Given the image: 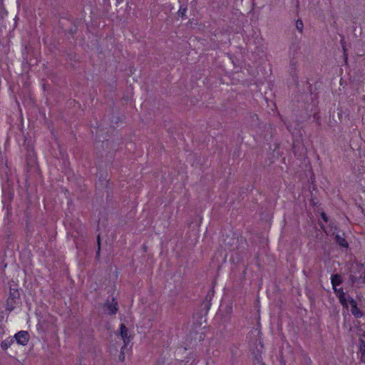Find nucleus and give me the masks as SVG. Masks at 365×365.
<instances>
[{"label": "nucleus", "instance_id": "obj_1", "mask_svg": "<svg viewBox=\"0 0 365 365\" xmlns=\"http://www.w3.org/2000/svg\"><path fill=\"white\" fill-rule=\"evenodd\" d=\"M20 293L18 289L10 288L9 297L6 301V310L9 312L14 309L16 306L19 303Z\"/></svg>", "mask_w": 365, "mask_h": 365}, {"label": "nucleus", "instance_id": "obj_2", "mask_svg": "<svg viewBox=\"0 0 365 365\" xmlns=\"http://www.w3.org/2000/svg\"><path fill=\"white\" fill-rule=\"evenodd\" d=\"M17 343L21 345H26L29 340V334L26 331H20L14 335Z\"/></svg>", "mask_w": 365, "mask_h": 365}, {"label": "nucleus", "instance_id": "obj_3", "mask_svg": "<svg viewBox=\"0 0 365 365\" xmlns=\"http://www.w3.org/2000/svg\"><path fill=\"white\" fill-rule=\"evenodd\" d=\"M111 300L112 302H110V301L108 299L105 303L104 307H106V309L108 310V314L110 315H113L115 314L118 310V302L114 297H112Z\"/></svg>", "mask_w": 365, "mask_h": 365}, {"label": "nucleus", "instance_id": "obj_4", "mask_svg": "<svg viewBox=\"0 0 365 365\" xmlns=\"http://www.w3.org/2000/svg\"><path fill=\"white\" fill-rule=\"evenodd\" d=\"M120 334L124 341V347L130 341L131 336L128 335V329L124 324L120 325Z\"/></svg>", "mask_w": 365, "mask_h": 365}, {"label": "nucleus", "instance_id": "obj_5", "mask_svg": "<svg viewBox=\"0 0 365 365\" xmlns=\"http://www.w3.org/2000/svg\"><path fill=\"white\" fill-rule=\"evenodd\" d=\"M359 351L361 353L360 360L361 362L365 363V341L363 339H359Z\"/></svg>", "mask_w": 365, "mask_h": 365}, {"label": "nucleus", "instance_id": "obj_6", "mask_svg": "<svg viewBox=\"0 0 365 365\" xmlns=\"http://www.w3.org/2000/svg\"><path fill=\"white\" fill-rule=\"evenodd\" d=\"M331 280L333 287H336L342 283V277L339 274H332L331 277Z\"/></svg>", "mask_w": 365, "mask_h": 365}, {"label": "nucleus", "instance_id": "obj_7", "mask_svg": "<svg viewBox=\"0 0 365 365\" xmlns=\"http://www.w3.org/2000/svg\"><path fill=\"white\" fill-rule=\"evenodd\" d=\"M351 314L356 317V318H361L363 317L364 313L361 310H360L357 306L355 307H352L351 309Z\"/></svg>", "mask_w": 365, "mask_h": 365}, {"label": "nucleus", "instance_id": "obj_8", "mask_svg": "<svg viewBox=\"0 0 365 365\" xmlns=\"http://www.w3.org/2000/svg\"><path fill=\"white\" fill-rule=\"evenodd\" d=\"M14 342V339H5L4 340L1 344V347L4 349V350H6Z\"/></svg>", "mask_w": 365, "mask_h": 365}, {"label": "nucleus", "instance_id": "obj_9", "mask_svg": "<svg viewBox=\"0 0 365 365\" xmlns=\"http://www.w3.org/2000/svg\"><path fill=\"white\" fill-rule=\"evenodd\" d=\"M213 292H214L213 291H210V292L207 294V295H206V297H205V300H206V302H207L205 303V307H206V309H210V305H211V302H211L212 297V296H213Z\"/></svg>", "mask_w": 365, "mask_h": 365}, {"label": "nucleus", "instance_id": "obj_10", "mask_svg": "<svg viewBox=\"0 0 365 365\" xmlns=\"http://www.w3.org/2000/svg\"><path fill=\"white\" fill-rule=\"evenodd\" d=\"M336 241L341 247H348V243H347L346 240L344 238L340 237L339 235L336 236Z\"/></svg>", "mask_w": 365, "mask_h": 365}, {"label": "nucleus", "instance_id": "obj_11", "mask_svg": "<svg viewBox=\"0 0 365 365\" xmlns=\"http://www.w3.org/2000/svg\"><path fill=\"white\" fill-rule=\"evenodd\" d=\"M339 302L341 304V305L347 309L348 308V303H347V299L345 297V294H341L340 296H339Z\"/></svg>", "mask_w": 365, "mask_h": 365}, {"label": "nucleus", "instance_id": "obj_12", "mask_svg": "<svg viewBox=\"0 0 365 365\" xmlns=\"http://www.w3.org/2000/svg\"><path fill=\"white\" fill-rule=\"evenodd\" d=\"M187 11V6H180V9L178 12V15L181 16L182 19H187L185 13Z\"/></svg>", "mask_w": 365, "mask_h": 365}, {"label": "nucleus", "instance_id": "obj_13", "mask_svg": "<svg viewBox=\"0 0 365 365\" xmlns=\"http://www.w3.org/2000/svg\"><path fill=\"white\" fill-rule=\"evenodd\" d=\"M296 28L300 32L302 33L304 24L301 19H297L296 21Z\"/></svg>", "mask_w": 365, "mask_h": 365}, {"label": "nucleus", "instance_id": "obj_14", "mask_svg": "<svg viewBox=\"0 0 365 365\" xmlns=\"http://www.w3.org/2000/svg\"><path fill=\"white\" fill-rule=\"evenodd\" d=\"M333 289H334V292L335 293V294L336 295L337 297H339V296H340L341 294H345L341 288L337 289L336 287H333Z\"/></svg>", "mask_w": 365, "mask_h": 365}, {"label": "nucleus", "instance_id": "obj_15", "mask_svg": "<svg viewBox=\"0 0 365 365\" xmlns=\"http://www.w3.org/2000/svg\"><path fill=\"white\" fill-rule=\"evenodd\" d=\"M124 346L121 348V351H120V354L118 356L119 358V360L121 361H123L125 360V354H124V351H123V349H124Z\"/></svg>", "mask_w": 365, "mask_h": 365}, {"label": "nucleus", "instance_id": "obj_16", "mask_svg": "<svg viewBox=\"0 0 365 365\" xmlns=\"http://www.w3.org/2000/svg\"><path fill=\"white\" fill-rule=\"evenodd\" d=\"M348 301L350 303L351 308L352 307H355L356 306H357V303H356V302L354 299L349 298Z\"/></svg>", "mask_w": 365, "mask_h": 365}, {"label": "nucleus", "instance_id": "obj_17", "mask_svg": "<svg viewBox=\"0 0 365 365\" xmlns=\"http://www.w3.org/2000/svg\"><path fill=\"white\" fill-rule=\"evenodd\" d=\"M321 217L325 222H328V217L325 212H322Z\"/></svg>", "mask_w": 365, "mask_h": 365}, {"label": "nucleus", "instance_id": "obj_18", "mask_svg": "<svg viewBox=\"0 0 365 365\" xmlns=\"http://www.w3.org/2000/svg\"><path fill=\"white\" fill-rule=\"evenodd\" d=\"M97 245H98V247L101 248V237H100V235H98L97 236Z\"/></svg>", "mask_w": 365, "mask_h": 365}, {"label": "nucleus", "instance_id": "obj_19", "mask_svg": "<svg viewBox=\"0 0 365 365\" xmlns=\"http://www.w3.org/2000/svg\"><path fill=\"white\" fill-rule=\"evenodd\" d=\"M100 252H101V248L98 247L97 251H96V257L98 258V259L100 257Z\"/></svg>", "mask_w": 365, "mask_h": 365}, {"label": "nucleus", "instance_id": "obj_20", "mask_svg": "<svg viewBox=\"0 0 365 365\" xmlns=\"http://www.w3.org/2000/svg\"><path fill=\"white\" fill-rule=\"evenodd\" d=\"M320 227H321V229H322V230H324V232H326V230H325V226H324L323 224H320Z\"/></svg>", "mask_w": 365, "mask_h": 365}, {"label": "nucleus", "instance_id": "obj_21", "mask_svg": "<svg viewBox=\"0 0 365 365\" xmlns=\"http://www.w3.org/2000/svg\"><path fill=\"white\" fill-rule=\"evenodd\" d=\"M342 47H343V50H344V55L346 56V49L344 46H342Z\"/></svg>", "mask_w": 365, "mask_h": 365}, {"label": "nucleus", "instance_id": "obj_22", "mask_svg": "<svg viewBox=\"0 0 365 365\" xmlns=\"http://www.w3.org/2000/svg\"><path fill=\"white\" fill-rule=\"evenodd\" d=\"M364 281H365V274H364Z\"/></svg>", "mask_w": 365, "mask_h": 365}]
</instances>
